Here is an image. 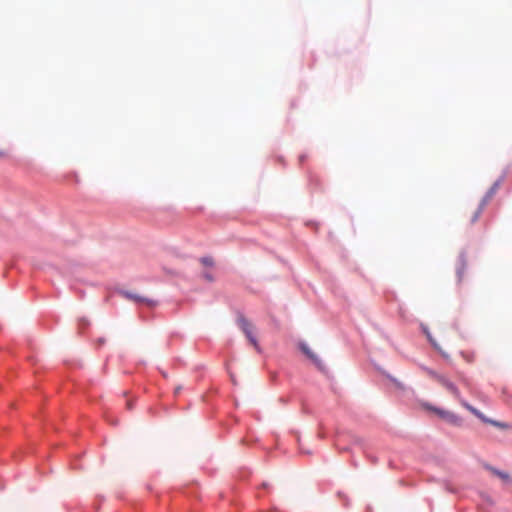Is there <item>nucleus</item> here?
Instances as JSON below:
<instances>
[{"instance_id": "1", "label": "nucleus", "mask_w": 512, "mask_h": 512, "mask_svg": "<svg viewBox=\"0 0 512 512\" xmlns=\"http://www.w3.org/2000/svg\"><path fill=\"white\" fill-rule=\"evenodd\" d=\"M436 379L443 387H445L450 393H452L456 398H458L460 400V403L464 408H466L474 416H476L478 419H480L483 423L490 424V425H492L498 429H501V430H510L511 429V425L509 423L487 418L481 411H479L478 409H476L475 407L470 405L465 400L461 399L460 392H459L458 388L447 378H445L443 376H437Z\"/></svg>"}, {"instance_id": "2", "label": "nucleus", "mask_w": 512, "mask_h": 512, "mask_svg": "<svg viewBox=\"0 0 512 512\" xmlns=\"http://www.w3.org/2000/svg\"><path fill=\"white\" fill-rule=\"evenodd\" d=\"M493 193H494V189L492 188L489 191V193L482 199L480 204L476 208H474L473 210H471L470 212L467 213V222H468V224L472 225V224H474L479 219V217L482 214L485 206L487 205L489 200L492 198Z\"/></svg>"}, {"instance_id": "3", "label": "nucleus", "mask_w": 512, "mask_h": 512, "mask_svg": "<svg viewBox=\"0 0 512 512\" xmlns=\"http://www.w3.org/2000/svg\"><path fill=\"white\" fill-rule=\"evenodd\" d=\"M238 325L241 328V330L243 331V333L246 335L249 342L259 351V345L254 336L253 325L244 316H240L238 318Z\"/></svg>"}, {"instance_id": "4", "label": "nucleus", "mask_w": 512, "mask_h": 512, "mask_svg": "<svg viewBox=\"0 0 512 512\" xmlns=\"http://www.w3.org/2000/svg\"><path fill=\"white\" fill-rule=\"evenodd\" d=\"M425 408L435 412L440 418H442L443 420L447 421L452 425L460 426L462 424V419L450 411L431 407L428 405H425Z\"/></svg>"}, {"instance_id": "5", "label": "nucleus", "mask_w": 512, "mask_h": 512, "mask_svg": "<svg viewBox=\"0 0 512 512\" xmlns=\"http://www.w3.org/2000/svg\"><path fill=\"white\" fill-rule=\"evenodd\" d=\"M122 296L130 301H133L138 304H144L149 307H153L157 304V302L153 299L143 297L137 293L130 292V291H123L121 292Z\"/></svg>"}, {"instance_id": "6", "label": "nucleus", "mask_w": 512, "mask_h": 512, "mask_svg": "<svg viewBox=\"0 0 512 512\" xmlns=\"http://www.w3.org/2000/svg\"><path fill=\"white\" fill-rule=\"evenodd\" d=\"M301 351L320 369L322 370L324 368L322 361L319 359V357L308 347L307 344L301 343L300 344Z\"/></svg>"}, {"instance_id": "7", "label": "nucleus", "mask_w": 512, "mask_h": 512, "mask_svg": "<svg viewBox=\"0 0 512 512\" xmlns=\"http://www.w3.org/2000/svg\"><path fill=\"white\" fill-rule=\"evenodd\" d=\"M465 269H466V263H465L464 259L462 257H460L458 260V266H457V270H456L457 279H458L459 283H461L463 280Z\"/></svg>"}, {"instance_id": "8", "label": "nucleus", "mask_w": 512, "mask_h": 512, "mask_svg": "<svg viewBox=\"0 0 512 512\" xmlns=\"http://www.w3.org/2000/svg\"><path fill=\"white\" fill-rule=\"evenodd\" d=\"M202 265L207 267H212L214 265V260L210 256H205L200 259Z\"/></svg>"}, {"instance_id": "9", "label": "nucleus", "mask_w": 512, "mask_h": 512, "mask_svg": "<svg viewBox=\"0 0 512 512\" xmlns=\"http://www.w3.org/2000/svg\"><path fill=\"white\" fill-rule=\"evenodd\" d=\"M491 470H492V472H493L496 476H498V477H499V478H501L502 480L507 481V480H509V478H510V477H509V475H508L507 473H505V472L499 471V470L494 469V468H493V469H491Z\"/></svg>"}, {"instance_id": "10", "label": "nucleus", "mask_w": 512, "mask_h": 512, "mask_svg": "<svg viewBox=\"0 0 512 512\" xmlns=\"http://www.w3.org/2000/svg\"><path fill=\"white\" fill-rule=\"evenodd\" d=\"M204 277H205V279H206V280H208V281H210V282H211V281H213V277H212V275H210L209 273H205V274H204Z\"/></svg>"}, {"instance_id": "11", "label": "nucleus", "mask_w": 512, "mask_h": 512, "mask_svg": "<svg viewBox=\"0 0 512 512\" xmlns=\"http://www.w3.org/2000/svg\"><path fill=\"white\" fill-rule=\"evenodd\" d=\"M462 356H463V357H464L468 362H472V361H473L472 357H470V356H466L464 353H462Z\"/></svg>"}, {"instance_id": "12", "label": "nucleus", "mask_w": 512, "mask_h": 512, "mask_svg": "<svg viewBox=\"0 0 512 512\" xmlns=\"http://www.w3.org/2000/svg\"><path fill=\"white\" fill-rule=\"evenodd\" d=\"M127 407H128V409H131L132 404H131L130 402H128V403H127Z\"/></svg>"}, {"instance_id": "13", "label": "nucleus", "mask_w": 512, "mask_h": 512, "mask_svg": "<svg viewBox=\"0 0 512 512\" xmlns=\"http://www.w3.org/2000/svg\"><path fill=\"white\" fill-rule=\"evenodd\" d=\"M443 357L448 358V356L442 352Z\"/></svg>"}, {"instance_id": "14", "label": "nucleus", "mask_w": 512, "mask_h": 512, "mask_svg": "<svg viewBox=\"0 0 512 512\" xmlns=\"http://www.w3.org/2000/svg\"><path fill=\"white\" fill-rule=\"evenodd\" d=\"M0 156H2V153L0 152Z\"/></svg>"}]
</instances>
